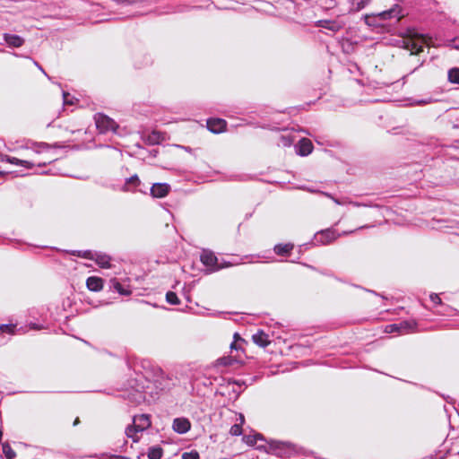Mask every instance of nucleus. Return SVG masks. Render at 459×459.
<instances>
[{
    "label": "nucleus",
    "mask_w": 459,
    "mask_h": 459,
    "mask_svg": "<svg viewBox=\"0 0 459 459\" xmlns=\"http://www.w3.org/2000/svg\"><path fill=\"white\" fill-rule=\"evenodd\" d=\"M202 264L205 266L208 273H213L222 268L228 267L230 263L220 260L218 256L211 250H203L200 255Z\"/></svg>",
    "instance_id": "1"
},
{
    "label": "nucleus",
    "mask_w": 459,
    "mask_h": 459,
    "mask_svg": "<svg viewBox=\"0 0 459 459\" xmlns=\"http://www.w3.org/2000/svg\"><path fill=\"white\" fill-rule=\"evenodd\" d=\"M270 452L279 457H290L299 454V448L290 442L272 441L269 444Z\"/></svg>",
    "instance_id": "2"
},
{
    "label": "nucleus",
    "mask_w": 459,
    "mask_h": 459,
    "mask_svg": "<svg viewBox=\"0 0 459 459\" xmlns=\"http://www.w3.org/2000/svg\"><path fill=\"white\" fill-rule=\"evenodd\" d=\"M233 342H231V367L234 363H244L247 358L242 347V344L245 343V341L241 339L238 333L233 334Z\"/></svg>",
    "instance_id": "3"
},
{
    "label": "nucleus",
    "mask_w": 459,
    "mask_h": 459,
    "mask_svg": "<svg viewBox=\"0 0 459 459\" xmlns=\"http://www.w3.org/2000/svg\"><path fill=\"white\" fill-rule=\"evenodd\" d=\"M141 379H134L130 381L132 391L126 394V399L134 404H140L145 400L144 385L140 384Z\"/></svg>",
    "instance_id": "4"
},
{
    "label": "nucleus",
    "mask_w": 459,
    "mask_h": 459,
    "mask_svg": "<svg viewBox=\"0 0 459 459\" xmlns=\"http://www.w3.org/2000/svg\"><path fill=\"white\" fill-rule=\"evenodd\" d=\"M94 119L96 126L101 134L116 132L117 128V123L106 115L100 113L96 114Z\"/></svg>",
    "instance_id": "5"
},
{
    "label": "nucleus",
    "mask_w": 459,
    "mask_h": 459,
    "mask_svg": "<svg viewBox=\"0 0 459 459\" xmlns=\"http://www.w3.org/2000/svg\"><path fill=\"white\" fill-rule=\"evenodd\" d=\"M402 8L400 5L395 4L392 8L377 13V19L380 22L381 27L385 26V22L388 21H391L393 19H395L396 21H399L401 17H403Z\"/></svg>",
    "instance_id": "6"
},
{
    "label": "nucleus",
    "mask_w": 459,
    "mask_h": 459,
    "mask_svg": "<svg viewBox=\"0 0 459 459\" xmlns=\"http://www.w3.org/2000/svg\"><path fill=\"white\" fill-rule=\"evenodd\" d=\"M141 185H142V182H141L139 177L136 174H134V175L126 178L125 183L121 187V191L131 192V193H134V192L138 191V192L146 194V191L140 188Z\"/></svg>",
    "instance_id": "7"
},
{
    "label": "nucleus",
    "mask_w": 459,
    "mask_h": 459,
    "mask_svg": "<svg viewBox=\"0 0 459 459\" xmlns=\"http://www.w3.org/2000/svg\"><path fill=\"white\" fill-rule=\"evenodd\" d=\"M338 236L333 230L326 229L315 234L314 242L315 244L326 245L336 239Z\"/></svg>",
    "instance_id": "8"
},
{
    "label": "nucleus",
    "mask_w": 459,
    "mask_h": 459,
    "mask_svg": "<svg viewBox=\"0 0 459 459\" xmlns=\"http://www.w3.org/2000/svg\"><path fill=\"white\" fill-rule=\"evenodd\" d=\"M316 26L331 30L332 32H337L344 27V23L336 20H319L316 22Z\"/></svg>",
    "instance_id": "9"
},
{
    "label": "nucleus",
    "mask_w": 459,
    "mask_h": 459,
    "mask_svg": "<svg viewBox=\"0 0 459 459\" xmlns=\"http://www.w3.org/2000/svg\"><path fill=\"white\" fill-rule=\"evenodd\" d=\"M171 187L167 183H154L150 191L151 195L154 198H163L169 195Z\"/></svg>",
    "instance_id": "10"
},
{
    "label": "nucleus",
    "mask_w": 459,
    "mask_h": 459,
    "mask_svg": "<svg viewBox=\"0 0 459 459\" xmlns=\"http://www.w3.org/2000/svg\"><path fill=\"white\" fill-rule=\"evenodd\" d=\"M227 121L222 118L212 117L207 120V129L213 134H220L226 130Z\"/></svg>",
    "instance_id": "11"
},
{
    "label": "nucleus",
    "mask_w": 459,
    "mask_h": 459,
    "mask_svg": "<svg viewBox=\"0 0 459 459\" xmlns=\"http://www.w3.org/2000/svg\"><path fill=\"white\" fill-rule=\"evenodd\" d=\"M295 151L299 156H307L313 151V143L309 139L302 138L295 144Z\"/></svg>",
    "instance_id": "12"
},
{
    "label": "nucleus",
    "mask_w": 459,
    "mask_h": 459,
    "mask_svg": "<svg viewBox=\"0 0 459 459\" xmlns=\"http://www.w3.org/2000/svg\"><path fill=\"white\" fill-rule=\"evenodd\" d=\"M191 428V423L187 418L180 417L173 420L172 429L178 434L186 433Z\"/></svg>",
    "instance_id": "13"
},
{
    "label": "nucleus",
    "mask_w": 459,
    "mask_h": 459,
    "mask_svg": "<svg viewBox=\"0 0 459 459\" xmlns=\"http://www.w3.org/2000/svg\"><path fill=\"white\" fill-rule=\"evenodd\" d=\"M295 141L296 135L294 134V133L288 129H284L282 133H281L279 135L277 144L282 147H290L294 143Z\"/></svg>",
    "instance_id": "14"
},
{
    "label": "nucleus",
    "mask_w": 459,
    "mask_h": 459,
    "mask_svg": "<svg viewBox=\"0 0 459 459\" xmlns=\"http://www.w3.org/2000/svg\"><path fill=\"white\" fill-rule=\"evenodd\" d=\"M235 423L231 426V436H240L244 434L245 429L242 426L245 423V417L242 413L234 412Z\"/></svg>",
    "instance_id": "15"
},
{
    "label": "nucleus",
    "mask_w": 459,
    "mask_h": 459,
    "mask_svg": "<svg viewBox=\"0 0 459 459\" xmlns=\"http://www.w3.org/2000/svg\"><path fill=\"white\" fill-rule=\"evenodd\" d=\"M3 38L9 48H20L25 42L23 38L16 34L4 33Z\"/></svg>",
    "instance_id": "16"
},
{
    "label": "nucleus",
    "mask_w": 459,
    "mask_h": 459,
    "mask_svg": "<svg viewBox=\"0 0 459 459\" xmlns=\"http://www.w3.org/2000/svg\"><path fill=\"white\" fill-rule=\"evenodd\" d=\"M134 422L135 429L140 431H143L151 425L150 418L146 414L134 417Z\"/></svg>",
    "instance_id": "17"
},
{
    "label": "nucleus",
    "mask_w": 459,
    "mask_h": 459,
    "mask_svg": "<svg viewBox=\"0 0 459 459\" xmlns=\"http://www.w3.org/2000/svg\"><path fill=\"white\" fill-rule=\"evenodd\" d=\"M253 342L260 347H266L270 343V338L263 330H258L252 335Z\"/></svg>",
    "instance_id": "18"
},
{
    "label": "nucleus",
    "mask_w": 459,
    "mask_h": 459,
    "mask_svg": "<svg viewBox=\"0 0 459 459\" xmlns=\"http://www.w3.org/2000/svg\"><path fill=\"white\" fill-rule=\"evenodd\" d=\"M351 4L349 8L350 13H359L365 9L372 0H348Z\"/></svg>",
    "instance_id": "19"
},
{
    "label": "nucleus",
    "mask_w": 459,
    "mask_h": 459,
    "mask_svg": "<svg viewBox=\"0 0 459 459\" xmlns=\"http://www.w3.org/2000/svg\"><path fill=\"white\" fill-rule=\"evenodd\" d=\"M92 260L101 268H109L111 266L110 257L106 254L94 252Z\"/></svg>",
    "instance_id": "20"
},
{
    "label": "nucleus",
    "mask_w": 459,
    "mask_h": 459,
    "mask_svg": "<svg viewBox=\"0 0 459 459\" xmlns=\"http://www.w3.org/2000/svg\"><path fill=\"white\" fill-rule=\"evenodd\" d=\"M86 286L91 291H99L103 288V281L97 276H91L86 280Z\"/></svg>",
    "instance_id": "21"
},
{
    "label": "nucleus",
    "mask_w": 459,
    "mask_h": 459,
    "mask_svg": "<svg viewBox=\"0 0 459 459\" xmlns=\"http://www.w3.org/2000/svg\"><path fill=\"white\" fill-rule=\"evenodd\" d=\"M109 288L122 296H129L132 293L130 289L123 286L117 279H111L109 281Z\"/></svg>",
    "instance_id": "22"
},
{
    "label": "nucleus",
    "mask_w": 459,
    "mask_h": 459,
    "mask_svg": "<svg viewBox=\"0 0 459 459\" xmlns=\"http://www.w3.org/2000/svg\"><path fill=\"white\" fill-rule=\"evenodd\" d=\"M423 48H424L423 43L419 40L410 39L406 43V48L411 50V55H417V54L420 53L421 51H423Z\"/></svg>",
    "instance_id": "23"
},
{
    "label": "nucleus",
    "mask_w": 459,
    "mask_h": 459,
    "mask_svg": "<svg viewBox=\"0 0 459 459\" xmlns=\"http://www.w3.org/2000/svg\"><path fill=\"white\" fill-rule=\"evenodd\" d=\"M257 440H263V436L261 434H244L243 437L241 438V441L244 442L247 446H255Z\"/></svg>",
    "instance_id": "24"
},
{
    "label": "nucleus",
    "mask_w": 459,
    "mask_h": 459,
    "mask_svg": "<svg viewBox=\"0 0 459 459\" xmlns=\"http://www.w3.org/2000/svg\"><path fill=\"white\" fill-rule=\"evenodd\" d=\"M397 325L400 327L399 333H406L410 331H412L416 328V322L412 320H404L400 323H397Z\"/></svg>",
    "instance_id": "25"
},
{
    "label": "nucleus",
    "mask_w": 459,
    "mask_h": 459,
    "mask_svg": "<svg viewBox=\"0 0 459 459\" xmlns=\"http://www.w3.org/2000/svg\"><path fill=\"white\" fill-rule=\"evenodd\" d=\"M231 385H233L231 392L236 393V398L241 394V392L247 388V384L245 380L231 379Z\"/></svg>",
    "instance_id": "26"
},
{
    "label": "nucleus",
    "mask_w": 459,
    "mask_h": 459,
    "mask_svg": "<svg viewBox=\"0 0 459 459\" xmlns=\"http://www.w3.org/2000/svg\"><path fill=\"white\" fill-rule=\"evenodd\" d=\"M293 245L288 244H278L274 246V253L278 255H287L293 248Z\"/></svg>",
    "instance_id": "27"
},
{
    "label": "nucleus",
    "mask_w": 459,
    "mask_h": 459,
    "mask_svg": "<svg viewBox=\"0 0 459 459\" xmlns=\"http://www.w3.org/2000/svg\"><path fill=\"white\" fill-rule=\"evenodd\" d=\"M377 13L365 14L363 16L365 23L369 27H381Z\"/></svg>",
    "instance_id": "28"
},
{
    "label": "nucleus",
    "mask_w": 459,
    "mask_h": 459,
    "mask_svg": "<svg viewBox=\"0 0 459 459\" xmlns=\"http://www.w3.org/2000/svg\"><path fill=\"white\" fill-rule=\"evenodd\" d=\"M7 162L13 165H21L22 167H25L26 169H32L35 166V164L31 161L26 160H20L18 158L11 156H9V160Z\"/></svg>",
    "instance_id": "29"
},
{
    "label": "nucleus",
    "mask_w": 459,
    "mask_h": 459,
    "mask_svg": "<svg viewBox=\"0 0 459 459\" xmlns=\"http://www.w3.org/2000/svg\"><path fill=\"white\" fill-rule=\"evenodd\" d=\"M163 455V450L159 446H154L149 448L147 455L149 459H160Z\"/></svg>",
    "instance_id": "30"
},
{
    "label": "nucleus",
    "mask_w": 459,
    "mask_h": 459,
    "mask_svg": "<svg viewBox=\"0 0 459 459\" xmlns=\"http://www.w3.org/2000/svg\"><path fill=\"white\" fill-rule=\"evenodd\" d=\"M215 381L218 382L220 388L217 389L216 394L221 396H225L228 394V385H224L221 383V381L230 385V379H226L225 377H221V379L215 378Z\"/></svg>",
    "instance_id": "31"
},
{
    "label": "nucleus",
    "mask_w": 459,
    "mask_h": 459,
    "mask_svg": "<svg viewBox=\"0 0 459 459\" xmlns=\"http://www.w3.org/2000/svg\"><path fill=\"white\" fill-rule=\"evenodd\" d=\"M448 81L451 83L459 84V68L454 67L448 71Z\"/></svg>",
    "instance_id": "32"
},
{
    "label": "nucleus",
    "mask_w": 459,
    "mask_h": 459,
    "mask_svg": "<svg viewBox=\"0 0 459 459\" xmlns=\"http://www.w3.org/2000/svg\"><path fill=\"white\" fill-rule=\"evenodd\" d=\"M137 432L141 431L135 429L134 423L133 424V426H128L126 429V435L127 436V437L132 438L134 442H137L139 440V437L136 435Z\"/></svg>",
    "instance_id": "33"
},
{
    "label": "nucleus",
    "mask_w": 459,
    "mask_h": 459,
    "mask_svg": "<svg viewBox=\"0 0 459 459\" xmlns=\"http://www.w3.org/2000/svg\"><path fill=\"white\" fill-rule=\"evenodd\" d=\"M3 453L7 459H13L16 456L15 452L13 450L8 443H4L2 446Z\"/></svg>",
    "instance_id": "34"
},
{
    "label": "nucleus",
    "mask_w": 459,
    "mask_h": 459,
    "mask_svg": "<svg viewBox=\"0 0 459 459\" xmlns=\"http://www.w3.org/2000/svg\"><path fill=\"white\" fill-rule=\"evenodd\" d=\"M166 301L170 305H178L180 303L178 295L173 291H168L166 293Z\"/></svg>",
    "instance_id": "35"
},
{
    "label": "nucleus",
    "mask_w": 459,
    "mask_h": 459,
    "mask_svg": "<svg viewBox=\"0 0 459 459\" xmlns=\"http://www.w3.org/2000/svg\"><path fill=\"white\" fill-rule=\"evenodd\" d=\"M74 255H76L79 257L92 260L94 252H92L91 250H84V251L79 250V251L74 252Z\"/></svg>",
    "instance_id": "36"
},
{
    "label": "nucleus",
    "mask_w": 459,
    "mask_h": 459,
    "mask_svg": "<svg viewBox=\"0 0 459 459\" xmlns=\"http://www.w3.org/2000/svg\"><path fill=\"white\" fill-rule=\"evenodd\" d=\"M16 325L12 324H4L0 325L1 333H13Z\"/></svg>",
    "instance_id": "37"
},
{
    "label": "nucleus",
    "mask_w": 459,
    "mask_h": 459,
    "mask_svg": "<svg viewBox=\"0 0 459 459\" xmlns=\"http://www.w3.org/2000/svg\"><path fill=\"white\" fill-rule=\"evenodd\" d=\"M200 455L197 451L192 450L190 452H185L182 455V459H199Z\"/></svg>",
    "instance_id": "38"
},
{
    "label": "nucleus",
    "mask_w": 459,
    "mask_h": 459,
    "mask_svg": "<svg viewBox=\"0 0 459 459\" xmlns=\"http://www.w3.org/2000/svg\"><path fill=\"white\" fill-rule=\"evenodd\" d=\"M230 364V357H222V358H220L216 360V364H215V367L216 368H219V367H221V366H228Z\"/></svg>",
    "instance_id": "39"
},
{
    "label": "nucleus",
    "mask_w": 459,
    "mask_h": 459,
    "mask_svg": "<svg viewBox=\"0 0 459 459\" xmlns=\"http://www.w3.org/2000/svg\"><path fill=\"white\" fill-rule=\"evenodd\" d=\"M400 327L397 325V324H392L385 326V333H399Z\"/></svg>",
    "instance_id": "40"
},
{
    "label": "nucleus",
    "mask_w": 459,
    "mask_h": 459,
    "mask_svg": "<svg viewBox=\"0 0 459 459\" xmlns=\"http://www.w3.org/2000/svg\"><path fill=\"white\" fill-rule=\"evenodd\" d=\"M431 102H432V99L431 98L420 99V100H414L413 105L423 106V105L429 104Z\"/></svg>",
    "instance_id": "41"
},
{
    "label": "nucleus",
    "mask_w": 459,
    "mask_h": 459,
    "mask_svg": "<svg viewBox=\"0 0 459 459\" xmlns=\"http://www.w3.org/2000/svg\"><path fill=\"white\" fill-rule=\"evenodd\" d=\"M101 458H108V459H128L126 456L124 455H108V454H102Z\"/></svg>",
    "instance_id": "42"
},
{
    "label": "nucleus",
    "mask_w": 459,
    "mask_h": 459,
    "mask_svg": "<svg viewBox=\"0 0 459 459\" xmlns=\"http://www.w3.org/2000/svg\"><path fill=\"white\" fill-rule=\"evenodd\" d=\"M63 100L64 105H72L74 103L72 99H70V94L65 91H63Z\"/></svg>",
    "instance_id": "43"
},
{
    "label": "nucleus",
    "mask_w": 459,
    "mask_h": 459,
    "mask_svg": "<svg viewBox=\"0 0 459 459\" xmlns=\"http://www.w3.org/2000/svg\"><path fill=\"white\" fill-rule=\"evenodd\" d=\"M430 300L434 303V304H437V305H441L442 304V300L441 299L439 298V296L437 294V293H432L430 296Z\"/></svg>",
    "instance_id": "44"
},
{
    "label": "nucleus",
    "mask_w": 459,
    "mask_h": 459,
    "mask_svg": "<svg viewBox=\"0 0 459 459\" xmlns=\"http://www.w3.org/2000/svg\"><path fill=\"white\" fill-rule=\"evenodd\" d=\"M30 328L33 330H41L43 329V326L41 325L36 324V323H30Z\"/></svg>",
    "instance_id": "45"
},
{
    "label": "nucleus",
    "mask_w": 459,
    "mask_h": 459,
    "mask_svg": "<svg viewBox=\"0 0 459 459\" xmlns=\"http://www.w3.org/2000/svg\"><path fill=\"white\" fill-rule=\"evenodd\" d=\"M38 147L40 148L41 150H48L50 148V145L46 143H40L38 144Z\"/></svg>",
    "instance_id": "46"
},
{
    "label": "nucleus",
    "mask_w": 459,
    "mask_h": 459,
    "mask_svg": "<svg viewBox=\"0 0 459 459\" xmlns=\"http://www.w3.org/2000/svg\"><path fill=\"white\" fill-rule=\"evenodd\" d=\"M9 156L4 153H0V162H7Z\"/></svg>",
    "instance_id": "47"
},
{
    "label": "nucleus",
    "mask_w": 459,
    "mask_h": 459,
    "mask_svg": "<svg viewBox=\"0 0 459 459\" xmlns=\"http://www.w3.org/2000/svg\"><path fill=\"white\" fill-rule=\"evenodd\" d=\"M239 125H240V124H238V123H235V122H234V118H233V117L231 116V124H230V126H231V127H232V126H238Z\"/></svg>",
    "instance_id": "48"
},
{
    "label": "nucleus",
    "mask_w": 459,
    "mask_h": 459,
    "mask_svg": "<svg viewBox=\"0 0 459 459\" xmlns=\"http://www.w3.org/2000/svg\"><path fill=\"white\" fill-rule=\"evenodd\" d=\"M34 64H35L36 67H39V69L42 73H44V74H46L45 71H44V70H43V68L39 65V63H38V62H36V61H35V62H34Z\"/></svg>",
    "instance_id": "49"
},
{
    "label": "nucleus",
    "mask_w": 459,
    "mask_h": 459,
    "mask_svg": "<svg viewBox=\"0 0 459 459\" xmlns=\"http://www.w3.org/2000/svg\"><path fill=\"white\" fill-rule=\"evenodd\" d=\"M324 195H326V196H328V197H331V198H332V199H333L336 204H340V203L338 202V200H336V199H334L333 197H332V196H331V195H329V194H325V193H324Z\"/></svg>",
    "instance_id": "50"
},
{
    "label": "nucleus",
    "mask_w": 459,
    "mask_h": 459,
    "mask_svg": "<svg viewBox=\"0 0 459 459\" xmlns=\"http://www.w3.org/2000/svg\"><path fill=\"white\" fill-rule=\"evenodd\" d=\"M79 423H80V420H79V418H76V419L74 420V424H73V425H74V426H77Z\"/></svg>",
    "instance_id": "51"
},
{
    "label": "nucleus",
    "mask_w": 459,
    "mask_h": 459,
    "mask_svg": "<svg viewBox=\"0 0 459 459\" xmlns=\"http://www.w3.org/2000/svg\"><path fill=\"white\" fill-rule=\"evenodd\" d=\"M236 264H238V262L231 257V262H230L231 266Z\"/></svg>",
    "instance_id": "52"
},
{
    "label": "nucleus",
    "mask_w": 459,
    "mask_h": 459,
    "mask_svg": "<svg viewBox=\"0 0 459 459\" xmlns=\"http://www.w3.org/2000/svg\"><path fill=\"white\" fill-rule=\"evenodd\" d=\"M126 443H127V441H126V440H124L123 445L121 446V447H122V448H123V447H125V446H126Z\"/></svg>",
    "instance_id": "53"
},
{
    "label": "nucleus",
    "mask_w": 459,
    "mask_h": 459,
    "mask_svg": "<svg viewBox=\"0 0 459 459\" xmlns=\"http://www.w3.org/2000/svg\"><path fill=\"white\" fill-rule=\"evenodd\" d=\"M45 165H46V163H45V162H43V163H39V164H38V166H39V167H42V166H45Z\"/></svg>",
    "instance_id": "54"
},
{
    "label": "nucleus",
    "mask_w": 459,
    "mask_h": 459,
    "mask_svg": "<svg viewBox=\"0 0 459 459\" xmlns=\"http://www.w3.org/2000/svg\"><path fill=\"white\" fill-rule=\"evenodd\" d=\"M227 314L226 312H218V315H225Z\"/></svg>",
    "instance_id": "55"
}]
</instances>
